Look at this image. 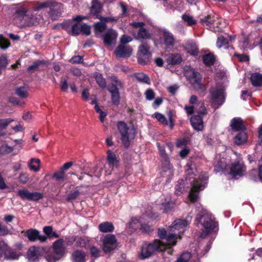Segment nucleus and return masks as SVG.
<instances>
[{"instance_id": "f257e3e1", "label": "nucleus", "mask_w": 262, "mask_h": 262, "mask_svg": "<svg viewBox=\"0 0 262 262\" xmlns=\"http://www.w3.org/2000/svg\"><path fill=\"white\" fill-rule=\"evenodd\" d=\"M197 226L199 224L202 226L201 236L205 238L212 232L217 225L214 216L206 209H202L196 219Z\"/></svg>"}, {"instance_id": "f03ea898", "label": "nucleus", "mask_w": 262, "mask_h": 262, "mask_svg": "<svg viewBox=\"0 0 262 262\" xmlns=\"http://www.w3.org/2000/svg\"><path fill=\"white\" fill-rule=\"evenodd\" d=\"M164 250H167L168 253L171 254L172 250L168 243L165 244L159 239H155L150 243L146 242L141 247L140 257L141 259L148 258L156 252Z\"/></svg>"}, {"instance_id": "7ed1b4c3", "label": "nucleus", "mask_w": 262, "mask_h": 262, "mask_svg": "<svg viewBox=\"0 0 262 262\" xmlns=\"http://www.w3.org/2000/svg\"><path fill=\"white\" fill-rule=\"evenodd\" d=\"M189 222L185 220H176L169 227L167 243L170 246H174L177 243L178 238H181V234L185 231Z\"/></svg>"}, {"instance_id": "20e7f679", "label": "nucleus", "mask_w": 262, "mask_h": 262, "mask_svg": "<svg viewBox=\"0 0 262 262\" xmlns=\"http://www.w3.org/2000/svg\"><path fill=\"white\" fill-rule=\"evenodd\" d=\"M185 75L195 91L199 94H205L207 87L202 83V77L199 72L193 68H189L185 71Z\"/></svg>"}, {"instance_id": "39448f33", "label": "nucleus", "mask_w": 262, "mask_h": 262, "mask_svg": "<svg viewBox=\"0 0 262 262\" xmlns=\"http://www.w3.org/2000/svg\"><path fill=\"white\" fill-rule=\"evenodd\" d=\"M113 81L116 83L108 84L107 86L108 91L111 93V97L112 103L118 106L120 104V95L118 86L122 88L123 87V83L117 77H114Z\"/></svg>"}, {"instance_id": "423d86ee", "label": "nucleus", "mask_w": 262, "mask_h": 262, "mask_svg": "<svg viewBox=\"0 0 262 262\" xmlns=\"http://www.w3.org/2000/svg\"><path fill=\"white\" fill-rule=\"evenodd\" d=\"M14 16L16 19L27 24L33 17V14L29 9L24 4H17L14 9Z\"/></svg>"}, {"instance_id": "0eeeda50", "label": "nucleus", "mask_w": 262, "mask_h": 262, "mask_svg": "<svg viewBox=\"0 0 262 262\" xmlns=\"http://www.w3.org/2000/svg\"><path fill=\"white\" fill-rule=\"evenodd\" d=\"M102 248L105 253H110L118 246L116 236L113 234H107L102 239Z\"/></svg>"}, {"instance_id": "6e6552de", "label": "nucleus", "mask_w": 262, "mask_h": 262, "mask_svg": "<svg viewBox=\"0 0 262 262\" xmlns=\"http://www.w3.org/2000/svg\"><path fill=\"white\" fill-rule=\"evenodd\" d=\"M198 115H194L191 117L190 122L193 129L196 131H202L204 129V122L203 121V116L207 114L206 108H203L202 110L197 111Z\"/></svg>"}, {"instance_id": "1a4fd4ad", "label": "nucleus", "mask_w": 262, "mask_h": 262, "mask_svg": "<svg viewBox=\"0 0 262 262\" xmlns=\"http://www.w3.org/2000/svg\"><path fill=\"white\" fill-rule=\"evenodd\" d=\"M117 126L119 133L121 135V140L124 147L127 148L130 145V141L129 140V128L127 126L126 123L124 121H119L117 123Z\"/></svg>"}, {"instance_id": "9d476101", "label": "nucleus", "mask_w": 262, "mask_h": 262, "mask_svg": "<svg viewBox=\"0 0 262 262\" xmlns=\"http://www.w3.org/2000/svg\"><path fill=\"white\" fill-rule=\"evenodd\" d=\"M222 89H211L210 93L212 100V104L216 108L220 107L225 101V98L222 96L223 94Z\"/></svg>"}, {"instance_id": "9b49d317", "label": "nucleus", "mask_w": 262, "mask_h": 262, "mask_svg": "<svg viewBox=\"0 0 262 262\" xmlns=\"http://www.w3.org/2000/svg\"><path fill=\"white\" fill-rule=\"evenodd\" d=\"M207 179L208 177L205 176L203 177L204 181L202 182H200V181L197 180L194 181L189 195V199L191 202L194 203L198 200L199 198V192L202 187H204L205 184V181Z\"/></svg>"}, {"instance_id": "f8f14e48", "label": "nucleus", "mask_w": 262, "mask_h": 262, "mask_svg": "<svg viewBox=\"0 0 262 262\" xmlns=\"http://www.w3.org/2000/svg\"><path fill=\"white\" fill-rule=\"evenodd\" d=\"M17 195L23 200L37 201L42 198V194L40 192H31L27 189H20L17 191Z\"/></svg>"}, {"instance_id": "ddd939ff", "label": "nucleus", "mask_w": 262, "mask_h": 262, "mask_svg": "<svg viewBox=\"0 0 262 262\" xmlns=\"http://www.w3.org/2000/svg\"><path fill=\"white\" fill-rule=\"evenodd\" d=\"M2 257L7 259H15L18 258L16 254L4 241L0 242V258Z\"/></svg>"}, {"instance_id": "4468645a", "label": "nucleus", "mask_w": 262, "mask_h": 262, "mask_svg": "<svg viewBox=\"0 0 262 262\" xmlns=\"http://www.w3.org/2000/svg\"><path fill=\"white\" fill-rule=\"evenodd\" d=\"M51 5L50 7L49 15L52 20H55L61 16L63 10V5L61 3L52 1Z\"/></svg>"}, {"instance_id": "2eb2a0df", "label": "nucleus", "mask_w": 262, "mask_h": 262, "mask_svg": "<svg viewBox=\"0 0 262 262\" xmlns=\"http://www.w3.org/2000/svg\"><path fill=\"white\" fill-rule=\"evenodd\" d=\"M118 34L117 32L113 29L107 30L105 33L101 36L103 43L106 46H110L115 43Z\"/></svg>"}, {"instance_id": "dca6fc26", "label": "nucleus", "mask_w": 262, "mask_h": 262, "mask_svg": "<svg viewBox=\"0 0 262 262\" xmlns=\"http://www.w3.org/2000/svg\"><path fill=\"white\" fill-rule=\"evenodd\" d=\"M45 249L43 247H31L28 252V258L30 261H35L38 260L42 255Z\"/></svg>"}, {"instance_id": "f3484780", "label": "nucleus", "mask_w": 262, "mask_h": 262, "mask_svg": "<svg viewBox=\"0 0 262 262\" xmlns=\"http://www.w3.org/2000/svg\"><path fill=\"white\" fill-rule=\"evenodd\" d=\"M133 50L128 46L120 45L116 49L115 53L117 58L129 57L131 56Z\"/></svg>"}, {"instance_id": "a211bd4d", "label": "nucleus", "mask_w": 262, "mask_h": 262, "mask_svg": "<svg viewBox=\"0 0 262 262\" xmlns=\"http://www.w3.org/2000/svg\"><path fill=\"white\" fill-rule=\"evenodd\" d=\"M26 235L29 241L34 242L36 240H39L40 242H45L48 237L40 235L39 232L35 229H29L26 231Z\"/></svg>"}, {"instance_id": "6ab92c4d", "label": "nucleus", "mask_w": 262, "mask_h": 262, "mask_svg": "<svg viewBox=\"0 0 262 262\" xmlns=\"http://www.w3.org/2000/svg\"><path fill=\"white\" fill-rule=\"evenodd\" d=\"M64 243V241L63 238H59L54 242L52 245L54 253L61 257L64 255L66 252Z\"/></svg>"}, {"instance_id": "aec40b11", "label": "nucleus", "mask_w": 262, "mask_h": 262, "mask_svg": "<svg viewBox=\"0 0 262 262\" xmlns=\"http://www.w3.org/2000/svg\"><path fill=\"white\" fill-rule=\"evenodd\" d=\"M230 126L234 132H241L246 130V125L243 119L240 117L233 118L230 122Z\"/></svg>"}, {"instance_id": "412c9836", "label": "nucleus", "mask_w": 262, "mask_h": 262, "mask_svg": "<svg viewBox=\"0 0 262 262\" xmlns=\"http://www.w3.org/2000/svg\"><path fill=\"white\" fill-rule=\"evenodd\" d=\"M217 18V17L214 15H207L200 18V23L203 26L211 28L214 27L215 25H217L218 23L216 22V19Z\"/></svg>"}, {"instance_id": "4be33fe9", "label": "nucleus", "mask_w": 262, "mask_h": 262, "mask_svg": "<svg viewBox=\"0 0 262 262\" xmlns=\"http://www.w3.org/2000/svg\"><path fill=\"white\" fill-rule=\"evenodd\" d=\"M230 169L229 173L233 177L242 175L245 171L244 165H226Z\"/></svg>"}, {"instance_id": "5701e85b", "label": "nucleus", "mask_w": 262, "mask_h": 262, "mask_svg": "<svg viewBox=\"0 0 262 262\" xmlns=\"http://www.w3.org/2000/svg\"><path fill=\"white\" fill-rule=\"evenodd\" d=\"M182 61V58L180 54L178 53L170 54L168 55L166 59V62L169 65L180 64Z\"/></svg>"}, {"instance_id": "b1692460", "label": "nucleus", "mask_w": 262, "mask_h": 262, "mask_svg": "<svg viewBox=\"0 0 262 262\" xmlns=\"http://www.w3.org/2000/svg\"><path fill=\"white\" fill-rule=\"evenodd\" d=\"M252 84L255 87L262 85V74L259 73H252L250 77Z\"/></svg>"}, {"instance_id": "393cba45", "label": "nucleus", "mask_w": 262, "mask_h": 262, "mask_svg": "<svg viewBox=\"0 0 262 262\" xmlns=\"http://www.w3.org/2000/svg\"><path fill=\"white\" fill-rule=\"evenodd\" d=\"M202 60L206 67H210L214 64L215 57L213 53H209L203 56Z\"/></svg>"}, {"instance_id": "a878e982", "label": "nucleus", "mask_w": 262, "mask_h": 262, "mask_svg": "<svg viewBox=\"0 0 262 262\" xmlns=\"http://www.w3.org/2000/svg\"><path fill=\"white\" fill-rule=\"evenodd\" d=\"M245 131L239 132L234 137V142L236 145H242L246 142L247 135Z\"/></svg>"}, {"instance_id": "bb28decb", "label": "nucleus", "mask_w": 262, "mask_h": 262, "mask_svg": "<svg viewBox=\"0 0 262 262\" xmlns=\"http://www.w3.org/2000/svg\"><path fill=\"white\" fill-rule=\"evenodd\" d=\"M186 50L188 53L193 56H198L199 52L198 46L193 42H189L187 43L186 46Z\"/></svg>"}, {"instance_id": "cd10ccee", "label": "nucleus", "mask_w": 262, "mask_h": 262, "mask_svg": "<svg viewBox=\"0 0 262 262\" xmlns=\"http://www.w3.org/2000/svg\"><path fill=\"white\" fill-rule=\"evenodd\" d=\"M135 38L140 39H150L151 38V34L145 28L139 29Z\"/></svg>"}, {"instance_id": "c85d7f7f", "label": "nucleus", "mask_w": 262, "mask_h": 262, "mask_svg": "<svg viewBox=\"0 0 262 262\" xmlns=\"http://www.w3.org/2000/svg\"><path fill=\"white\" fill-rule=\"evenodd\" d=\"M102 6L101 4L98 2H93L92 4V6L91 8V13L93 14L94 16L100 17L101 16L100 15V13L101 12Z\"/></svg>"}, {"instance_id": "c756f323", "label": "nucleus", "mask_w": 262, "mask_h": 262, "mask_svg": "<svg viewBox=\"0 0 262 262\" xmlns=\"http://www.w3.org/2000/svg\"><path fill=\"white\" fill-rule=\"evenodd\" d=\"M98 228L102 232H111L114 230V227L113 224L108 222L101 223L99 225Z\"/></svg>"}, {"instance_id": "7c9ffc66", "label": "nucleus", "mask_w": 262, "mask_h": 262, "mask_svg": "<svg viewBox=\"0 0 262 262\" xmlns=\"http://www.w3.org/2000/svg\"><path fill=\"white\" fill-rule=\"evenodd\" d=\"M151 54H137L138 62L141 65H146L150 63Z\"/></svg>"}, {"instance_id": "2f4dec72", "label": "nucleus", "mask_w": 262, "mask_h": 262, "mask_svg": "<svg viewBox=\"0 0 262 262\" xmlns=\"http://www.w3.org/2000/svg\"><path fill=\"white\" fill-rule=\"evenodd\" d=\"M164 44L167 47L173 46L174 39L173 35L169 32H165L163 34Z\"/></svg>"}, {"instance_id": "473e14b6", "label": "nucleus", "mask_w": 262, "mask_h": 262, "mask_svg": "<svg viewBox=\"0 0 262 262\" xmlns=\"http://www.w3.org/2000/svg\"><path fill=\"white\" fill-rule=\"evenodd\" d=\"M49 63L48 61L45 60H38L33 63V64L28 67L27 70L29 72H33L34 71L41 66H45Z\"/></svg>"}, {"instance_id": "72a5a7b5", "label": "nucleus", "mask_w": 262, "mask_h": 262, "mask_svg": "<svg viewBox=\"0 0 262 262\" xmlns=\"http://www.w3.org/2000/svg\"><path fill=\"white\" fill-rule=\"evenodd\" d=\"M95 80L100 88L101 89H105L106 88V82L104 78L101 74L99 73H95L94 75Z\"/></svg>"}, {"instance_id": "f704fd0d", "label": "nucleus", "mask_w": 262, "mask_h": 262, "mask_svg": "<svg viewBox=\"0 0 262 262\" xmlns=\"http://www.w3.org/2000/svg\"><path fill=\"white\" fill-rule=\"evenodd\" d=\"M85 256L84 252L79 250L75 251L72 254L73 259L75 262H83Z\"/></svg>"}, {"instance_id": "c9c22d12", "label": "nucleus", "mask_w": 262, "mask_h": 262, "mask_svg": "<svg viewBox=\"0 0 262 262\" xmlns=\"http://www.w3.org/2000/svg\"><path fill=\"white\" fill-rule=\"evenodd\" d=\"M52 5V1L49 0L47 1L46 2L40 3L37 2L36 5L33 7V10L34 11H37L39 10L47 8H50V7Z\"/></svg>"}, {"instance_id": "e433bc0d", "label": "nucleus", "mask_w": 262, "mask_h": 262, "mask_svg": "<svg viewBox=\"0 0 262 262\" xmlns=\"http://www.w3.org/2000/svg\"><path fill=\"white\" fill-rule=\"evenodd\" d=\"M135 77L140 82L148 84L149 83L150 79L149 77L143 73H138L135 74Z\"/></svg>"}, {"instance_id": "4c0bfd02", "label": "nucleus", "mask_w": 262, "mask_h": 262, "mask_svg": "<svg viewBox=\"0 0 262 262\" xmlns=\"http://www.w3.org/2000/svg\"><path fill=\"white\" fill-rule=\"evenodd\" d=\"M107 160L109 164H117L118 162L116 155L111 150L107 151Z\"/></svg>"}, {"instance_id": "58836bf2", "label": "nucleus", "mask_w": 262, "mask_h": 262, "mask_svg": "<svg viewBox=\"0 0 262 262\" xmlns=\"http://www.w3.org/2000/svg\"><path fill=\"white\" fill-rule=\"evenodd\" d=\"M157 146L161 157L165 162H169V157L168 155L166 153L165 147L163 146H160L159 143H157Z\"/></svg>"}, {"instance_id": "ea45409f", "label": "nucleus", "mask_w": 262, "mask_h": 262, "mask_svg": "<svg viewBox=\"0 0 262 262\" xmlns=\"http://www.w3.org/2000/svg\"><path fill=\"white\" fill-rule=\"evenodd\" d=\"M154 117L162 124L165 126L168 125V121L164 115L157 112L154 114Z\"/></svg>"}, {"instance_id": "a19ab883", "label": "nucleus", "mask_w": 262, "mask_h": 262, "mask_svg": "<svg viewBox=\"0 0 262 262\" xmlns=\"http://www.w3.org/2000/svg\"><path fill=\"white\" fill-rule=\"evenodd\" d=\"M149 46L147 43L141 44L139 47V50L137 54H151L149 52Z\"/></svg>"}, {"instance_id": "79ce46f5", "label": "nucleus", "mask_w": 262, "mask_h": 262, "mask_svg": "<svg viewBox=\"0 0 262 262\" xmlns=\"http://www.w3.org/2000/svg\"><path fill=\"white\" fill-rule=\"evenodd\" d=\"M15 93L17 95L22 98H26L28 96V93L24 86H20L16 89Z\"/></svg>"}, {"instance_id": "37998d69", "label": "nucleus", "mask_w": 262, "mask_h": 262, "mask_svg": "<svg viewBox=\"0 0 262 262\" xmlns=\"http://www.w3.org/2000/svg\"><path fill=\"white\" fill-rule=\"evenodd\" d=\"M10 46V42L8 39L5 38L2 34H0V48L6 50Z\"/></svg>"}, {"instance_id": "c03bdc74", "label": "nucleus", "mask_w": 262, "mask_h": 262, "mask_svg": "<svg viewBox=\"0 0 262 262\" xmlns=\"http://www.w3.org/2000/svg\"><path fill=\"white\" fill-rule=\"evenodd\" d=\"M81 33V26L80 24L75 23L72 26L70 34L73 36H77Z\"/></svg>"}, {"instance_id": "a18cd8bd", "label": "nucleus", "mask_w": 262, "mask_h": 262, "mask_svg": "<svg viewBox=\"0 0 262 262\" xmlns=\"http://www.w3.org/2000/svg\"><path fill=\"white\" fill-rule=\"evenodd\" d=\"M229 41L227 38L224 37L223 36H220L217 37L216 41V46L218 48H220L223 46H228Z\"/></svg>"}, {"instance_id": "49530a36", "label": "nucleus", "mask_w": 262, "mask_h": 262, "mask_svg": "<svg viewBox=\"0 0 262 262\" xmlns=\"http://www.w3.org/2000/svg\"><path fill=\"white\" fill-rule=\"evenodd\" d=\"M71 165H64L62 167L61 171L54 174V177L57 180L62 179L64 177V172L63 171L69 169Z\"/></svg>"}, {"instance_id": "de8ad7c7", "label": "nucleus", "mask_w": 262, "mask_h": 262, "mask_svg": "<svg viewBox=\"0 0 262 262\" xmlns=\"http://www.w3.org/2000/svg\"><path fill=\"white\" fill-rule=\"evenodd\" d=\"M94 28L96 31L102 33L106 29V24L103 21L97 22L94 25Z\"/></svg>"}, {"instance_id": "09e8293b", "label": "nucleus", "mask_w": 262, "mask_h": 262, "mask_svg": "<svg viewBox=\"0 0 262 262\" xmlns=\"http://www.w3.org/2000/svg\"><path fill=\"white\" fill-rule=\"evenodd\" d=\"M191 257L189 252L183 253L175 262H188Z\"/></svg>"}, {"instance_id": "8fccbe9b", "label": "nucleus", "mask_w": 262, "mask_h": 262, "mask_svg": "<svg viewBox=\"0 0 262 262\" xmlns=\"http://www.w3.org/2000/svg\"><path fill=\"white\" fill-rule=\"evenodd\" d=\"M182 19L187 23L188 26H192L196 24V21L192 16L186 14L182 15Z\"/></svg>"}, {"instance_id": "3c124183", "label": "nucleus", "mask_w": 262, "mask_h": 262, "mask_svg": "<svg viewBox=\"0 0 262 262\" xmlns=\"http://www.w3.org/2000/svg\"><path fill=\"white\" fill-rule=\"evenodd\" d=\"M94 108H95V111L97 113L99 114V118L100 121L102 123H103L104 121V119H105L106 116H107V113L105 112L102 111L99 107V105L95 106Z\"/></svg>"}, {"instance_id": "603ef678", "label": "nucleus", "mask_w": 262, "mask_h": 262, "mask_svg": "<svg viewBox=\"0 0 262 262\" xmlns=\"http://www.w3.org/2000/svg\"><path fill=\"white\" fill-rule=\"evenodd\" d=\"M178 183L180 185H176V193L177 194L180 195L182 194L185 190V181L183 180H181L179 181Z\"/></svg>"}, {"instance_id": "864d4df0", "label": "nucleus", "mask_w": 262, "mask_h": 262, "mask_svg": "<svg viewBox=\"0 0 262 262\" xmlns=\"http://www.w3.org/2000/svg\"><path fill=\"white\" fill-rule=\"evenodd\" d=\"M72 20H67L63 21L62 24H61V28L65 31H66L69 34H70L71 32V27H72Z\"/></svg>"}, {"instance_id": "5fc2aeb1", "label": "nucleus", "mask_w": 262, "mask_h": 262, "mask_svg": "<svg viewBox=\"0 0 262 262\" xmlns=\"http://www.w3.org/2000/svg\"><path fill=\"white\" fill-rule=\"evenodd\" d=\"M8 64L7 57L2 55L0 56V75L2 74L1 69H5Z\"/></svg>"}, {"instance_id": "6e6d98bb", "label": "nucleus", "mask_w": 262, "mask_h": 262, "mask_svg": "<svg viewBox=\"0 0 262 262\" xmlns=\"http://www.w3.org/2000/svg\"><path fill=\"white\" fill-rule=\"evenodd\" d=\"M81 26V33L83 35L86 36L91 34V28L85 24H83Z\"/></svg>"}, {"instance_id": "4d7b16f0", "label": "nucleus", "mask_w": 262, "mask_h": 262, "mask_svg": "<svg viewBox=\"0 0 262 262\" xmlns=\"http://www.w3.org/2000/svg\"><path fill=\"white\" fill-rule=\"evenodd\" d=\"M68 89V81L67 79L63 77L61 78L60 80V89L63 92H67Z\"/></svg>"}, {"instance_id": "13d9d810", "label": "nucleus", "mask_w": 262, "mask_h": 262, "mask_svg": "<svg viewBox=\"0 0 262 262\" xmlns=\"http://www.w3.org/2000/svg\"><path fill=\"white\" fill-rule=\"evenodd\" d=\"M96 18L100 19L101 21H103L104 23H109V22H114V21H117L118 20V18L114 17H103V16H100V17H96Z\"/></svg>"}, {"instance_id": "bf43d9fd", "label": "nucleus", "mask_w": 262, "mask_h": 262, "mask_svg": "<svg viewBox=\"0 0 262 262\" xmlns=\"http://www.w3.org/2000/svg\"><path fill=\"white\" fill-rule=\"evenodd\" d=\"M87 244V241L82 237H76L75 245L77 247H84Z\"/></svg>"}, {"instance_id": "052dcab7", "label": "nucleus", "mask_w": 262, "mask_h": 262, "mask_svg": "<svg viewBox=\"0 0 262 262\" xmlns=\"http://www.w3.org/2000/svg\"><path fill=\"white\" fill-rule=\"evenodd\" d=\"M145 97L148 100H152L155 98V93L154 91L151 89H148L145 92Z\"/></svg>"}, {"instance_id": "680f3d73", "label": "nucleus", "mask_w": 262, "mask_h": 262, "mask_svg": "<svg viewBox=\"0 0 262 262\" xmlns=\"http://www.w3.org/2000/svg\"><path fill=\"white\" fill-rule=\"evenodd\" d=\"M46 258L48 262H55L60 259L61 257L54 253V254L48 255Z\"/></svg>"}, {"instance_id": "e2e57ef3", "label": "nucleus", "mask_w": 262, "mask_h": 262, "mask_svg": "<svg viewBox=\"0 0 262 262\" xmlns=\"http://www.w3.org/2000/svg\"><path fill=\"white\" fill-rule=\"evenodd\" d=\"M79 194V192L78 190H74L71 191L67 196V200L68 201H72L76 199Z\"/></svg>"}, {"instance_id": "0e129e2a", "label": "nucleus", "mask_w": 262, "mask_h": 262, "mask_svg": "<svg viewBox=\"0 0 262 262\" xmlns=\"http://www.w3.org/2000/svg\"><path fill=\"white\" fill-rule=\"evenodd\" d=\"M90 253L92 256L97 258L100 256V250L95 246H92L91 247Z\"/></svg>"}, {"instance_id": "69168bd1", "label": "nucleus", "mask_w": 262, "mask_h": 262, "mask_svg": "<svg viewBox=\"0 0 262 262\" xmlns=\"http://www.w3.org/2000/svg\"><path fill=\"white\" fill-rule=\"evenodd\" d=\"M234 56L238 58L240 62H246L249 60V57L246 54L235 53Z\"/></svg>"}, {"instance_id": "338daca9", "label": "nucleus", "mask_w": 262, "mask_h": 262, "mask_svg": "<svg viewBox=\"0 0 262 262\" xmlns=\"http://www.w3.org/2000/svg\"><path fill=\"white\" fill-rule=\"evenodd\" d=\"M83 56L79 55H75L73 56L70 60V62L72 63H80L82 62Z\"/></svg>"}, {"instance_id": "774afa93", "label": "nucleus", "mask_w": 262, "mask_h": 262, "mask_svg": "<svg viewBox=\"0 0 262 262\" xmlns=\"http://www.w3.org/2000/svg\"><path fill=\"white\" fill-rule=\"evenodd\" d=\"M12 119H0V128H5L11 122Z\"/></svg>"}]
</instances>
